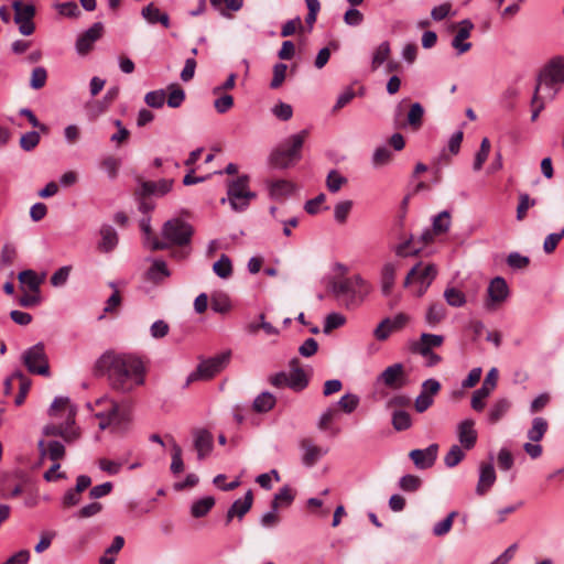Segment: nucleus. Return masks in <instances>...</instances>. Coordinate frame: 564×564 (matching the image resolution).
Instances as JSON below:
<instances>
[{"label": "nucleus", "instance_id": "nucleus-19", "mask_svg": "<svg viewBox=\"0 0 564 564\" xmlns=\"http://www.w3.org/2000/svg\"><path fill=\"white\" fill-rule=\"evenodd\" d=\"M458 26V31L452 40V46L457 51L458 54H464L471 48V43L466 42L470 37L474 24L470 20H463L453 28Z\"/></svg>", "mask_w": 564, "mask_h": 564}, {"label": "nucleus", "instance_id": "nucleus-2", "mask_svg": "<svg viewBox=\"0 0 564 564\" xmlns=\"http://www.w3.org/2000/svg\"><path fill=\"white\" fill-rule=\"evenodd\" d=\"M194 228L181 218L166 220L161 229V239L154 241L153 251L171 249L172 258L184 260L191 253Z\"/></svg>", "mask_w": 564, "mask_h": 564}, {"label": "nucleus", "instance_id": "nucleus-11", "mask_svg": "<svg viewBox=\"0 0 564 564\" xmlns=\"http://www.w3.org/2000/svg\"><path fill=\"white\" fill-rule=\"evenodd\" d=\"M14 10V22L19 25V31L22 35H31L35 25L33 18L35 15V8L32 4H24L22 1H14L12 3Z\"/></svg>", "mask_w": 564, "mask_h": 564}, {"label": "nucleus", "instance_id": "nucleus-51", "mask_svg": "<svg viewBox=\"0 0 564 564\" xmlns=\"http://www.w3.org/2000/svg\"><path fill=\"white\" fill-rule=\"evenodd\" d=\"M169 90L170 94L166 100L167 106L171 108H178L185 99L184 89L180 85L173 84L169 87Z\"/></svg>", "mask_w": 564, "mask_h": 564}, {"label": "nucleus", "instance_id": "nucleus-13", "mask_svg": "<svg viewBox=\"0 0 564 564\" xmlns=\"http://www.w3.org/2000/svg\"><path fill=\"white\" fill-rule=\"evenodd\" d=\"M497 381H498V370L496 368H491L488 371V373L482 382V386L473 393L471 408L475 411L480 412L485 409V405H486L485 400L495 390V388L497 386Z\"/></svg>", "mask_w": 564, "mask_h": 564}, {"label": "nucleus", "instance_id": "nucleus-46", "mask_svg": "<svg viewBox=\"0 0 564 564\" xmlns=\"http://www.w3.org/2000/svg\"><path fill=\"white\" fill-rule=\"evenodd\" d=\"M212 308L216 313L225 314L230 311L231 303L227 294L217 292L212 295Z\"/></svg>", "mask_w": 564, "mask_h": 564}, {"label": "nucleus", "instance_id": "nucleus-14", "mask_svg": "<svg viewBox=\"0 0 564 564\" xmlns=\"http://www.w3.org/2000/svg\"><path fill=\"white\" fill-rule=\"evenodd\" d=\"M487 293L488 297L485 301V307L488 311L497 310V307L507 300L509 294V289L505 279L500 276L495 278L490 282Z\"/></svg>", "mask_w": 564, "mask_h": 564}, {"label": "nucleus", "instance_id": "nucleus-48", "mask_svg": "<svg viewBox=\"0 0 564 564\" xmlns=\"http://www.w3.org/2000/svg\"><path fill=\"white\" fill-rule=\"evenodd\" d=\"M70 413L67 416V420H69ZM43 433L45 436H61L66 443L69 442V433H68V421H66V424H48L43 429Z\"/></svg>", "mask_w": 564, "mask_h": 564}, {"label": "nucleus", "instance_id": "nucleus-8", "mask_svg": "<svg viewBox=\"0 0 564 564\" xmlns=\"http://www.w3.org/2000/svg\"><path fill=\"white\" fill-rule=\"evenodd\" d=\"M437 275L434 263L419 261L406 274L403 286L419 284L417 296H422Z\"/></svg>", "mask_w": 564, "mask_h": 564}, {"label": "nucleus", "instance_id": "nucleus-57", "mask_svg": "<svg viewBox=\"0 0 564 564\" xmlns=\"http://www.w3.org/2000/svg\"><path fill=\"white\" fill-rule=\"evenodd\" d=\"M288 72V65L283 63H278L273 67V78L270 83V87L272 89H278L282 86L283 82L285 80Z\"/></svg>", "mask_w": 564, "mask_h": 564}, {"label": "nucleus", "instance_id": "nucleus-22", "mask_svg": "<svg viewBox=\"0 0 564 564\" xmlns=\"http://www.w3.org/2000/svg\"><path fill=\"white\" fill-rule=\"evenodd\" d=\"M443 343V335L423 333L420 338L413 343L412 351L419 355H426L433 351V349L441 347Z\"/></svg>", "mask_w": 564, "mask_h": 564}, {"label": "nucleus", "instance_id": "nucleus-21", "mask_svg": "<svg viewBox=\"0 0 564 564\" xmlns=\"http://www.w3.org/2000/svg\"><path fill=\"white\" fill-rule=\"evenodd\" d=\"M438 445L431 444L425 449H412L409 457L414 465L420 469H427L432 467L437 458Z\"/></svg>", "mask_w": 564, "mask_h": 564}, {"label": "nucleus", "instance_id": "nucleus-62", "mask_svg": "<svg viewBox=\"0 0 564 564\" xmlns=\"http://www.w3.org/2000/svg\"><path fill=\"white\" fill-rule=\"evenodd\" d=\"M399 485L402 490L413 492L421 487L422 480L419 476L405 475L400 479Z\"/></svg>", "mask_w": 564, "mask_h": 564}, {"label": "nucleus", "instance_id": "nucleus-17", "mask_svg": "<svg viewBox=\"0 0 564 564\" xmlns=\"http://www.w3.org/2000/svg\"><path fill=\"white\" fill-rule=\"evenodd\" d=\"M441 391V383L436 379H427L422 383L421 392L416 397L414 406L419 413L425 412L432 404L433 398Z\"/></svg>", "mask_w": 564, "mask_h": 564}, {"label": "nucleus", "instance_id": "nucleus-23", "mask_svg": "<svg viewBox=\"0 0 564 564\" xmlns=\"http://www.w3.org/2000/svg\"><path fill=\"white\" fill-rule=\"evenodd\" d=\"M172 185L173 180H161L159 182L140 181V186L134 191V195H164L171 191Z\"/></svg>", "mask_w": 564, "mask_h": 564}, {"label": "nucleus", "instance_id": "nucleus-54", "mask_svg": "<svg viewBox=\"0 0 564 564\" xmlns=\"http://www.w3.org/2000/svg\"><path fill=\"white\" fill-rule=\"evenodd\" d=\"M465 457V453L458 445H453L444 457V463L448 468L457 466Z\"/></svg>", "mask_w": 564, "mask_h": 564}, {"label": "nucleus", "instance_id": "nucleus-29", "mask_svg": "<svg viewBox=\"0 0 564 564\" xmlns=\"http://www.w3.org/2000/svg\"><path fill=\"white\" fill-rule=\"evenodd\" d=\"M398 263L387 262L382 265L380 272L381 292L384 296L391 294L395 276H397Z\"/></svg>", "mask_w": 564, "mask_h": 564}, {"label": "nucleus", "instance_id": "nucleus-60", "mask_svg": "<svg viewBox=\"0 0 564 564\" xmlns=\"http://www.w3.org/2000/svg\"><path fill=\"white\" fill-rule=\"evenodd\" d=\"M166 99L165 91L163 89L153 90L145 95L144 101L149 107L161 108Z\"/></svg>", "mask_w": 564, "mask_h": 564}, {"label": "nucleus", "instance_id": "nucleus-36", "mask_svg": "<svg viewBox=\"0 0 564 564\" xmlns=\"http://www.w3.org/2000/svg\"><path fill=\"white\" fill-rule=\"evenodd\" d=\"M275 404V398L270 392H262L259 394L252 404L254 412L264 413L270 411Z\"/></svg>", "mask_w": 564, "mask_h": 564}, {"label": "nucleus", "instance_id": "nucleus-9", "mask_svg": "<svg viewBox=\"0 0 564 564\" xmlns=\"http://www.w3.org/2000/svg\"><path fill=\"white\" fill-rule=\"evenodd\" d=\"M231 351H224L213 358L202 361L196 371L191 373L187 378L186 384L198 379H212L215 375L220 372L229 364Z\"/></svg>", "mask_w": 564, "mask_h": 564}, {"label": "nucleus", "instance_id": "nucleus-50", "mask_svg": "<svg viewBox=\"0 0 564 564\" xmlns=\"http://www.w3.org/2000/svg\"><path fill=\"white\" fill-rule=\"evenodd\" d=\"M392 425L397 431H405L411 427V415L402 410H397L392 414Z\"/></svg>", "mask_w": 564, "mask_h": 564}, {"label": "nucleus", "instance_id": "nucleus-42", "mask_svg": "<svg viewBox=\"0 0 564 564\" xmlns=\"http://www.w3.org/2000/svg\"><path fill=\"white\" fill-rule=\"evenodd\" d=\"M213 271L221 279H228L232 274V264L228 256L221 254L219 260L213 264Z\"/></svg>", "mask_w": 564, "mask_h": 564}, {"label": "nucleus", "instance_id": "nucleus-38", "mask_svg": "<svg viewBox=\"0 0 564 564\" xmlns=\"http://www.w3.org/2000/svg\"><path fill=\"white\" fill-rule=\"evenodd\" d=\"M549 427L547 421L543 417H535L532 427L528 431V438L532 442H539L543 438Z\"/></svg>", "mask_w": 564, "mask_h": 564}, {"label": "nucleus", "instance_id": "nucleus-34", "mask_svg": "<svg viewBox=\"0 0 564 564\" xmlns=\"http://www.w3.org/2000/svg\"><path fill=\"white\" fill-rule=\"evenodd\" d=\"M294 191V185L285 180L272 182L270 185V195L272 198L281 199L289 196Z\"/></svg>", "mask_w": 564, "mask_h": 564}, {"label": "nucleus", "instance_id": "nucleus-45", "mask_svg": "<svg viewBox=\"0 0 564 564\" xmlns=\"http://www.w3.org/2000/svg\"><path fill=\"white\" fill-rule=\"evenodd\" d=\"M170 442H171V447H172L171 471L173 474H180L184 470V463L182 459V448L172 436L170 437Z\"/></svg>", "mask_w": 564, "mask_h": 564}, {"label": "nucleus", "instance_id": "nucleus-59", "mask_svg": "<svg viewBox=\"0 0 564 564\" xmlns=\"http://www.w3.org/2000/svg\"><path fill=\"white\" fill-rule=\"evenodd\" d=\"M394 332L391 326V318H383L373 330V336L377 340L383 341L389 338L390 334Z\"/></svg>", "mask_w": 564, "mask_h": 564}, {"label": "nucleus", "instance_id": "nucleus-56", "mask_svg": "<svg viewBox=\"0 0 564 564\" xmlns=\"http://www.w3.org/2000/svg\"><path fill=\"white\" fill-rule=\"evenodd\" d=\"M346 323V317L339 313H330L325 318L324 333L329 334L334 329L341 327Z\"/></svg>", "mask_w": 564, "mask_h": 564}, {"label": "nucleus", "instance_id": "nucleus-37", "mask_svg": "<svg viewBox=\"0 0 564 564\" xmlns=\"http://www.w3.org/2000/svg\"><path fill=\"white\" fill-rule=\"evenodd\" d=\"M170 275L166 263L162 260H155L148 270V279L154 283L162 281Z\"/></svg>", "mask_w": 564, "mask_h": 564}, {"label": "nucleus", "instance_id": "nucleus-32", "mask_svg": "<svg viewBox=\"0 0 564 564\" xmlns=\"http://www.w3.org/2000/svg\"><path fill=\"white\" fill-rule=\"evenodd\" d=\"M101 241L99 242V249L101 251L108 252L111 251L118 243V235L116 230L109 226L105 225L100 229Z\"/></svg>", "mask_w": 564, "mask_h": 564}, {"label": "nucleus", "instance_id": "nucleus-10", "mask_svg": "<svg viewBox=\"0 0 564 564\" xmlns=\"http://www.w3.org/2000/svg\"><path fill=\"white\" fill-rule=\"evenodd\" d=\"M22 361L29 372L34 375L48 376L50 367L43 344L39 343L22 355Z\"/></svg>", "mask_w": 564, "mask_h": 564}, {"label": "nucleus", "instance_id": "nucleus-40", "mask_svg": "<svg viewBox=\"0 0 564 564\" xmlns=\"http://www.w3.org/2000/svg\"><path fill=\"white\" fill-rule=\"evenodd\" d=\"M444 299L452 307H462L466 304V295L454 286H448L444 291Z\"/></svg>", "mask_w": 564, "mask_h": 564}, {"label": "nucleus", "instance_id": "nucleus-41", "mask_svg": "<svg viewBox=\"0 0 564 564\" xmlns=\"http://www.w3.org/2000/svg\"><path fill=\"white\" fill-rule=\"evenodd\" d=\"M510 409V402L507 399L498 400L489 411V422L495 424L499 422Z\"/></svg>", "mask_w": 564, "mask_h": 564}, {"label": "nucleus", "instance_id": "nucleus-35", "mask_svg": "<svg viewBox=\"0 0 564 564\" xmlns=\"http://www.w3.org/2000/svg\"><path fill=\"white\" fill-rule=\"evenodd\" d=\"M259 323L251 322L246 326V330L249 334L256 335L260 329H262L267 335H279L278 328H275L272 324L265 322V315L263 313L259 315Z\"/></svg>", "mask_w": 564, "mask_h": 564}, {"label": "nucleus", "instance_id": "nucleus-26", "mask_svg": "<svg viewBox=\"0 0 564 564\" xmlns=\"http://www.w3.org/2000/svg\"><path fill=\"white\" fill-rule=\"evenodd\" d=\"M479 480L476 487V492L479 496L486 495L491 486L495 484L497 476L491 462L481 463L479 467Z\"/></svg>", "mask_w": 564, "mask_h": 564}, {"label": "nucleus", "instance_id": "nucleus-16", "mask_svg": "<svg viewBox=\"0 0 564 564\" xmlns=\"http://www.w3.org/2000/svg\"><path fill=\"white\" fill-rule=\"evenodd\" d=\"M451 214L447 210H443L433 218L432 228L426 229L420 237V241L423 246L433 242L434 237L446 234L451 227Z\"/></svg>", "mask_w": 564, "mask_h": 564}, {"label": "nucleus", "instance_id": "nucleus-47", "mask_svg": "<svg viewBox=\"0 0 564 564\" xmlns=\"http://www.w3.org/2000/svg\"><path fill=\"white\" fill-rule=\"evenodd\" d=\"M422 247L415 246L414 237L411 236L409 239H406L404 242L398 245L394 248V251L397 256L401 258H406L409 256H416L421 251Z\"/></svg>", "mask_w": 564, "mask_h": 564}, {"label": "nucleus", "instance_id": "nucleus-1", "mask_svg": "<svg viewBox=\"0 0 564 564\" xmlns=\"http://www.w3.org/2000/svg\"><path fill=\"white\" fill-rule=\"evenodd\" d=\"M98 376H106L112 390L128 393L144 382V366L132 355L107 351L95 365Z\"/></svg>", "mask_w": 564, "mask_h": 564}, {"label": "nucleus", "instance_id": "nucleus-44", "mask_svg": "<svg viewBox=\"0 0 564 564\" xmlns=\"http://www.w3.org/2000/svg\"><path fill=\"white\" fill-rule=\"evenodd\" d=\"M21 284L26 285L31 292L40 293L41 280L33 270H24L18 275Z\"/></svg>", "mask_w": 564, "mask_h": 564}, {"label": "nucleus", "instance_id": "nucleus-25", "mask_svg": "<svg viewBox=\"0 0 564 564\" xmlns=\"http://www.w3.org/2000/svg\"><path fill=\"white\" fill-rule=\"evenodd\" d=\"M252 502V490H248L242 499H237L228 509L226 514V524H229L234 518L241 520L250 511Z\"/></svg>", "mask_w": 564, "mask_h": 564}, {"label": "nucleus", "instance_id": "nucleus-53", "mask_svg": "<svg viewBox=\"0 0 564 564\" xmlns=\"http://www.w3.org/2000/svg\"><path fill=\"white\" fill-rule=\"evenodd\" d=\"M347 182L346 177L332 170L326 177V187L330 193H337Z\"/></svg>", "mask_w": 564, "mask_h": 564}, {"label": "nucleus", "instance_id": "nucleus-43", "mask_svg": "<svg viewBox=\"0 0 564 564\" xmlns=\"http://www.w3.org/2000/svg\"><path fill=\"white\" fill-rule=\"evenodd\" d=\"M214 505L215 499L213 497L202 498L193 503L191 510L192 516L195 518H203L210 511Z\"/></svg>", "mask_w": 564, "mask_h": 564}, {"label": "nucleus", "instance_id": "nucleus-5", "mask_svg": "<svg viewBox=\"0 0 564 564\" xmlns=\"http://www.w3.org/2000/svg\"><path fill=\"white\" fill-rule=\"evenodd\" d=\"M308 135L307 130L291 135L270 155V164L276 169H286L301 159V150Z\"/></svg>", "mask_w": 564, "mask_h": 564}, {"label": "nucleus", "instance_id": "nucleus-12", "mask_svg": "<svg viewBox=\"0 0 564 564\" xmlns=\"http://www.w3.org/2000/svg\"><path fill=\"white\" fill-rule=\"evenodd\" d=\"M378 383L392 390H400L408 384V376L402 364H393L387 367L377 378Z\"/></svg>", "mask_w": 564, "mask_h": 564}, {"label": "nucleus", "instance_id": "nucleus-20", "mask_svg": "<svg viewBox=\"0 0 564 564\" xmlns=\"http://www.w3.org/2000/svg\"><path fill=\"white\" fill-rule=\"evenodd\" d=\"M300 448L303 452L302 463L306 467H313L327 453V449L316 445L311 437L302 438L300 441Z\"/></svg>", "mask_w": 564, "mask_h": 564}, {"label": "nucleus", "instance_id": "nucleus-63", "mask_svg": "<svg viewBox=\"0 0 564 564\" xmlns=\"http://www.w3.org/2000/svg\"><path fill=\"white\" fill-rule=\"evenodd\" d=\"M218 98L214 101V107L218 113L228 112L234 106V97L228 94L217 95Z\"/></svg>", "mask_w": 564, "mask_h": 564}, {"label": "nucleus", "instance_id": "nucleus-30", "mask_svg": "<svg viewBox=\"0 0 564 564\" xmlns=\"http://www.w3.org/2000/svg\"><path fill=\"white\" fill-rule=\"evenodd\" d=\"M447 316L446 306L440 302H433L429 305L425 313V322L430 327H436Z\"/></svg>", "mask_w": 564, "mask_h": 564}, {"label": "nucleus", "instance_id": "nucleus-27", "mask_svg": "<svg viewBox=\"0 0 564 564\" xmlns=\"http://www.w3.org/2000/svg\"><path fill=\"white\" fill-rule=\"evenodd\" d=\"M475 421L471 419L464 420L458 425V440L465 449H471L477 442V432L474 429Z\"/></svg>", "mask_w": 564, "mask_h": 564}, {"label": "nucleus", "instance_id": "nucleus-6", "mask_svg": "<svg viewBox=\"0 0 564 564\" xmlns=\"http://www.w3.org/2000/svg\"><path fill=\"white\" fill-rule=\"evenodd\" d=\"M425 110L420 102H411L409 98L402 99L395 107L393 119L398 128L410 127L419 131L423 126Z\"/></svg>", "mask_w": 564, "mask_h": 564}, {"label": "nucleus", "instance_id": "nucleus-58", "mask_svg": "<svg viewBox=\"0 0 564 564\" xmlns=\"http://www.w3.org/2000/svg\"><path fill=\"white\" fill-rule=\"evenodd\" d=\"M359 404V398L356 394L347 393L340 398L337 405L345 413H351Z\"/></svg>", "mask_w": 564, "mask_h": 564}, {"label": "nucleus", "instance_id": "nucleus-18", "mask_svg": "<svg viewBox=\"0 0 564 564\" xmlns=\"http://www.w3.org/2000/svg\"><path fill=\"white\" fill-rule=\"evenodd\" d=\"M557 83H564V57H555L544 67L539 77L540 87L542 84L552 86Z\"/></svg>", "mask_w": 564, "mask_h": 564}, {"label": "nucleus", "instance_id": "nucleus-7", "mask_svg": "<svg viewBox=\"0 0 564 564\" xmlns=\"http://www.w3.org/2000/svg\"><path fill=\"white\" fill-rule=\"evenodd\" d=\"M227 195L231 208L238 213L243 212L257 196L249 189L248 175H240L236 180L228 181Z\"/></svg>", "mask_w": 564, "mask_h": 564}, {"label": "nucleus", "instance_id": "nucleus-24", "mask_svg": "<svg viewBox=\"0 0 564 564\" xmlns=\"http://www.w3.org/2000/svg\"><path fill=\"white\" fill-rule=\"evenodd\" d=\"M194 434V448L197 452L199 460L206 458L214 446V438L210 432L204 429H198L193 432Z\"/></svg>", "mask_w": 564, "mask_h": 564}, {"label": "nucleus", "instance_id": "nucleus-15", "mask_svg": "<svg viewBox=\"0 0 564 564\" xmlns=\"http://www.w3.org/2000/svg\"><path fill=\"white\" fill-rule=\"evenodd\" d=\"M104 34V25L101 22L94 23L88 30L79 34L76 41V51L79 55L85 56L94 48L95 43L101 39Z\"/></svg>", "mask_w": 564, "mask_h": 564}, {"label": "nucleus", "instance_id": "nucleus-55", "mask_svg": "<svg viewBox=\"0 0 564 564\" xmlns=\"http://www.w3.org/2000/svg\"><path fill=\"white\" fill-rule=\"evenodd\" d=\"M69 405V399L66 398H56L50 409H48V415L52 419L61 417L68 409Z\"/></svg>", "mask_w": 564, "mask_h": 564}, {"label": "nucleus", "instance_id": "nucleus-28", "mask_svg": "<svg viewBox=\"0 0 564 564\" xmlns=\"http://www.w3.org/2000/svg\"><path fill=\"white\" fill-rule=\"evenodd\" d=\"M289 387L295 391L305 389L308 384V378L300 367V360L294 358L290 361Z\"/></svg>", "mask_w": 564, "mask_h": 564}, {"label": "nucleus", "instance_id": "nucleus-39", "mask_svg": "<svg viewBox=\"0 0 564 564\" xmlns=\"http://www.w3.org/2000/svg\"><path fill=\"white\" fill-rule=\"evenodd\" d=\"M294 500V494L289 486H284L279 490V492L274 496L271 508L273 510H278L283 506H290Z\"/></svg>", "mask_w": 564, "mask_h": 564}, {"label": "nucleus", "instance_id": "nucleus-64", "mask_svg": "<svg viewBox=\"0 0 564 564\" xmlns=\"http://www.w3.org/2000/svg\"><path fill=\"white\" fill-rule=\"evenodd\" d=\"M46 78V69L44 67H35L31 74L30 86L33 89H41L42 87H44Z\"/></svg>", "mask_w": 564, "mask_h": 564}, {"label": "nucleus", "instance_id": "nucleus-31", "mask_svg": "<svg viewBox=\"0 0 564 564\" xmlns=\"http://www.w3.org/2000/svg\"><path fill=\"white\" fill-rule=\"evenodd\" d=\"M41 455L47 456L51 460L57 462L65 455V446L58 441H50L45 443L43 440L39 442Z\"/></svg>", "mask_w": 564, "mask_h": 564}, {"label": "nucleus", "instance_id": "nucleus-33", "mask_svg": "<svg viewBox=\"0 0 564 564\" xmlns=\"http://www.w3.org/2000/svg\"><path fill=\"white\" fill-rule=\"evenodd\" d=\"M391 47L388 41L382 42L372 54L371 70H377L383 63L390 59Z\"/></svg>", "mask_w": 564, "mask_h": 564}, {"label": "nucleus", "instance_id": "nucleus-49", "mask_svg": "<svg viewBox=\"0 0 564 564\" xmlns=\"http://www.w3.org/2000/svg\"><path fill=\"white\" fill-rule=\"evenodd\" d=\"M490 148H491V144H490L489 139L484 138L481 140L480 148L475 155L474 165H473L475 171L481 170L484 163L487 161V159L489 156Z\"/></svg>", "mask_w": 564, "mask_h": 564}, {"label": "nucleus", "instance_id": "nucleus-3", "mask_svg": "<svg viewBox=\"0 0 564 564\" xmlns=\"http://www.w3.org/2000/svg\"><path fill=\"white\" fill-rule=\"evenodd\" d=\"M93 410L101 430L110 429L115 433H122L132 421V405L128 399L116 401L104 397L96 401Z\"/></svg>", "mask_w": 564, "mask_h": 564}, {"label": "nucleus", "instance_id": "nucleus-61", "mask_svg": "<svg viewBox=\"0 0 564 564\" xmlns=\"http://www.w3.org/2000/svg\"><path fill=\"white\" fill-rule=\"evenodd\" d=\"M351 208H352V202L351 200L339 202L335 206V209H334L335 219L339 224H345L347 218H348V215H349Z\"/></svg>", "mask_w": 564, "mask_h": 564}, {"label": "nucleus", "instance_id": "nucleus-4", "mask_svg": "<svg viewBox=\"0 0 564 564\" xmlns=\"http://www.w3.org/2000/svg\"><path fill=\"white\" fill-rule=\"evenodd\" d=\"M372 291V285L359 274L335 278L329 283V292L346 310H356Z\"/></svg>", "mask_w": 564, "mask_h": 564}, {"label": "nucleus", "instance_id": "nucleus-52", "mask_svg": "<svg viewBox=\"0 0 564 564\" xmlns=\"http://www.w3.org/2000/svg\"><path fill=\"white\" fill-rule=\"evenodd\" d=\"M457 516H458L457 511L449 512L443 521H441L434 525L433 534L435 536L446 535L452 530L454 520Z\"/></svg>", "mask_w": 564, "mask_h": 564}]
</instances>
